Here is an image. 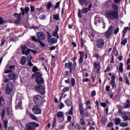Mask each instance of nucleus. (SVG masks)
Returning a JSON list of instances; mask_svg holds the SVG:
<instances>
[{
  "instance_id": "1",
  "label": "nucleus",
  "mask_w": 130,
  "mask_h": 130,
  "mask_svg": "<svg viewBox=\"0 0 130 130\" xmlns=\"http://www.w3.org/2000/svg\"><path fill=\"white\" fill-rule=\"evenodd\" d=\"M42 74L40 72H37L31 75V79H35V82L37 85H44V79L42 78Z\"/></svg>"
},
{
  "instance_id": "2",
  "label": "nucleus",
  "mask_w": 130,
  "mask_h": 130,
  "mask_svg": "<svg viewBox=\"0 0 130 130\" xmlns=\"http://www.w3.org/2000/svg\"><path fill=\"white\" fill-rule=\"evenodd\" d=\"M106 16L110 20H118L119 19V13L117 11L109 10L106 13Z\"/></svg>"
},
{
  "instance_id": "3",
  "label": "nucleus",
  "mask_w": 130,
  "mask_h": 130,
  "mask_svg": "<svg viewBox=\"0 0 130 130\" xmlns=\"http://www.w3.org/2000/svg\"><path fill=\"white\" fill-rule=\"evenodd\" d=\"M35 90L41 96H44L46 91H45V85L44 84L36 85L35 87Z\"/></svg>"
},
{
  "instance_id": "4",
  "label": "nucleus",
  "mask_w": 130,
  "mask_h": 130,
  "mask_svg": "<svg viewBox=\"0 0 130 130\" xmlns=\"http://www.w3.org/2000/svg\"><path fill=\"white\" fill-rule=\"evenodd\" d=\"M33 101L36 105H37L38 106H42L43 97L41 94H37L34 96Z\"/></svg>"
},
{
  "instance_id": "5",
  "label": "nucleus",
  "mask_w": 130,
  "mask_h": 130,
  "mask_svg": "<svg viewBox=\"0 0 130 130\" xmlns=\"http://www.w3.org/2000/svg\"><path fill=\"white\" fill-rule=\"evenodd\" d=\"M79 104V111L80 113V115L82 118H84L85 117V115L86 117H89V112H85L84 113V107H83V103L82 102H78Z\"/></svg>"
},
{
  "instance_id": "6",
  "label": "nucleus",
  "mask_w": 130,
  "mask_h": 130,
  "mask_svg": "<svg viewBox=\"0 0 130 130\" xmlns=\"http://www.w3.org/2000/svg\"><path fill=\"white\" fill-rule=\"evenodd\" d=\"M26 127L27 130H35L37 127H39V124L35 122H30L26 124Z\"/></svg>"
},
{
  "instance_id": "7",
  "label": "nucleus",
  "mask_w": 130,
  "mask_h": 130,
  "mask_svg": "<svg viewBox=\"0 0 130 130\" xmlns=\"http://www.w3.org/2000/svg\"><path fill=\"white\" fill-rule=\"evenodd\" d=\"M113 33V25H110L108 30L105 32V37L107 39H109Z\"/></svg>"
},
{
  "instance_id": "8",
  "label": "nucleus",
  "mask_w": 130,
  "mask_h": 130,
  "mask_svg": "<svg viewBox=\"0 0 130 130\" xmlns=\"http://www.w3.org/2000/svg\"><path fill=\"white\" fill-rule=\"evenodd\" d=\"M13 90H14V83L13 82H8L5 90L6 93L9 95L12 93Z\"/></svg>"
},
{
  "instance_id": "9",
  "label": "nucleus",
  "mask_w": 130,
  "mask_h": 130,
  "mask_svg": "<svg viewBox=\"0 0 130 130\" xmlns=\"http://www.w3.org/2000/svg\"><path fill=\"white\" fill-rule=\"evenodd\" d=\"M95 43L96 45V48L101 49V48H102L104 46V44H105V42L104 41V39L100 38L96 40Z\"/></svg>"
},
{
  "instance_id": "10",
  "label": "nucleus",
  "mask_w": 130,
  "mask_h": 130,
  "mask_svg": "<svg viewBox=\"0 0 130 130\" xmlns=\"http://www.w3.org/2000/svg\"><path fill=\"white\" fill-rule=\"evenodd\" d=\"M39 107H41V106H38L37 105L33 107L32 111L34 114H41V113H42V110Z\"/></svg>"
},
{
  "instance_id": "11",
  "label": "nucleus",
  "mask_w": 130,
  "mask_h": 130,
  "mask_svg": "<svg viewBox=\"0 0 130 130\" xmlns=\"http://www.w3.org/2000/svg\"><path fill=\"white\" fill-rule=\"evenodd\" d=\"M14 18H16L17 19L15 21V24H19V23L22 21V17L20 13H15L13 14Z\"/></svg>"
},
{
  "instance_id": "12",
  "label": "nucleus",
  "mask_w": 130,
  "mask_h": 130,
  "mask_svg": "<svg viewBox=\"0 0 130 130\" xmlns=\"http://www.w3.org/2000/svg\"><path fill=\"white\" fill-rule=\"evenodd\" d=\"M88 13V8H82L81 10L78 9V18H82V14H87Z\"/></svg>"
},
{
  "instance_id": "13",
  "label": "nucleus",
  "mask_w": 130,
  "mask_h": 130,
  "mask_svg": "<svg viewBox=\"0 0 130 130\" xmlns=\"http://www.w3.org/2000/svg\"><path fill=\"white\" fill-rule=\"evenodd\" d=\"M16 105L17 107H22V96H19V94L16 97Z\"/></svg>"
},
{
  "instance_id": "14",
  "label": "nucleus",
  "mask_w": 130,
  "mask_h": 130,
  "mask_svg": "<svg viewBox=\"0 0 130 130\" xmlns=\"http://www.w3.org/2000/svg\"><path fill=\"white\" fill-rule=\"evenodd\" d=\"M46 36H45V34L42 31H39L38 32V38L39 40H45Z\"/></svg>"
},
{
  "instance_id": "15",
  "label": "nucleus",
  "mask_w": 130,
  "mask_h": 130,
  "mask_svg": "<svg viewBox=\"0 0 130 130\" xmlns=\"http://www.w3.org/2000/svg\"><path fill=\"white\" fill-rule=\"evenodd\" d=\"M30 51L32 52V53H34V54H36L37 53V51L35 50H31L29 48L26 49L25 51H22V54H24L25 55H28L29 53H30Z\"/></svg>"
},
{
  "instance_id": "16",
  "label": "nucleus",
  "mask_w": 130,
  "mask_h": 130,
  "mask_svg": "<svg viewBox=\"0 0 130 130\" xmlns=\"http://www.w3.org/2000/svg\"><path fill=\"white\" fill-rule=\"evenodd\" d=\"M58 31H59V27H58V25H56L55 30L52 33L53 37H56L58 39H59V36L58 34Z\"/></svg>"
},
{
  "instance_id": "17",
  "label": "nucleus",
  "mask_w": 130,
  "mask_h": 130,
  "mask_svg": "<svg viewBox=\"0 0 130 130\" xmlns=\"http://www.w3.org/2000/svg\"><path fill=\"white\" fill-rule=\"evenodd\" d=\"M73 62H70L69 63L66 62L64 64L65 69H69L70 73L72 74L73 72Z\"/></svg>"
},
{
  "instance_id": "18",
  "label": "nucleus",
  "mask_w": 130,
  "mask_h": 130,
  "mask_svg": "<svg viewBox=\"0 0 130 130\" xmlns=\"http://www.w3.org/2000/svg\"><path fill=\"white\" fill-rule=\"evenodd\" d=\"M6 104V100L4 96L0 97V111H2V107L5 106Z\"/></svg>"
},
{
  "instance_id": "19",
  "label": "nucleus",
  "mask_w": 130,
  "mask_h": 130,
  "mask_svg": "<svg viewBox=\"0 0 130 130\" xmlns=\"http://www.w3.org/2000/svg\"><path fill=\"white\" fill-rule=\"evenodd\" d=\"M48 42H49L50 44H55V43H57V39L55 38H50L48 40Z\"/></svg>"
},
{
  "instance_id": "20",
  "label": "nucleus",
  "mask_w": 130,
  "mask_h": 130,
  "mask_svg": "<svg viewBox=\"0 0 130 130\" xmlns=\"http://www.w3.org/2000/svg\"><path fill=\"white\" fill-rule=\"evenodd\" d=\"M6 111L7 112V115H9V116H12V115H13L12 107L11 106H9L7 108Z\"/></svg>"
},
{
  "instance_id": "21",
  "label": "nucleus",
  "mask_w": 130,
  "mask_h": 130,
  "mask_svg": "<svg viewBox=\"0 0 130 130\" xmlns=\"http://www.w3.org/2000/svg\"><path fill=\"white\" fill-rule=\"evenodd\" d=\"M8 77L10 80H14L15 82V81H16V77H17V75L15 74V73H11L8 75Z\"/></svg>"
},
{
  "instance_id": "22",
  "label": "nucleus",
  "mask_w": 130,
  "mask_h": 130,
  "mask_svg": "<svg viewBox=\"0 0 130 130\" xmlns=\"http://www.w3.org/2000/svg\"><path fill=\"white\" fill-rule=\"evenodd\" d=\"M26 114L27 115H29L30 116V117L32 119H33V120H38V118H37V117H36L35 115H34V114H33L31 112H26Z\"/></svg>"
},
{
  "instance_id": "23",
  "label": "nucleus",
  "mask_w": 130,
  "mask_h": 130,
  "mask_svg": "<svg viewBox=\"0 0 130 130\" xmlns=\"http://www.w3.org/2000/svg\"><path fill=\"white\" fill-rule=\"evenodd\" d=\"M111 8L112 10H111V11H115L116 12H118V6L115 4H112L111 5Z\"/></svg>"
},
{
  "instance_id": "24",
  "label": "nucleus",
  "mask_w": 130,
  "mask_h": 130,
  "mask_svg": "<svg viewBox=\"0 0 130 130\" xmlns=\"http://www.w3.org/2000/svg\"><path fill=\"white\" fill-rule=\"evenodd\" d=\"M64 103L68 107H70V106H71L72 104H73V101L70 100V99H67V100L64 101Z\"/></svg>"
},
{
  "instance_id": "25",
  "label": "nucleus",
  "mask_w": 130,
  "mask_h": 130,
  "mask_svg": "<svg viewBox=\"0 0 130 130\" xmlns=\"http://www.w3.org/2000/svg\"><path fill=\"white\" fill-rule=\"evenodd\" d=\"M101 123L102 126H105L106 124V119L105 118V116L102 117Z\"/></svg>"
},
{
  "instance_id": "26",
  "label": "nucleus",
  "mask_w": 130,
  "mask_h": 130,
  "mask_svg": "<svg viewBox=\"0 0 130 130\" xmlns=\"http://www.w3.org/2000/svg\"><path fill=\"white\" fill-rule=\"evenodd\" d=\"M26 61H27V60L26 59V57L23 56L22 57L21 59L20 60V63L22 66H24V64H25V63H26Z\"/></svg>"
},
{
  "instance_id": "27",
  "label": "nucleus",
  "mask_w": 130,
  "mask_h": 130,
  "mask_svg": "<svg viewBox=\"0 0 130 130\" xmlns=\"http://www.w3.org/2000/svg\"><path fill=\"white\" fill-rule=\"evenodd\" d=\"M119 71L120 73H123V63L120 62L119 63Z\"/></svg>"
},
{
  "instance_id": "28",
  "label": "nucleus",
  "mask_w": 130,
  "mask_h": 130,
  "mask_svg": "<svg viewBox=\"0 0 130 130\" xmlns=\"http://www.w3.org/2000/svg\"><path fill=\"white\" fill-rule=\"evenodd\" d=\"M101 68L100 67V62H98V63L96 62H94L93 63V69L95 70L98 69V68Z\"/></svg>"
},
{
  "instance_id": "29",
  "label": "nucleus",
  "mask_w": 130,
  "mask_h": 130,
  "mask_svg": "<svg viewBox=\"0 0 130 130\" xmlns=\"http://www.w3.org/2000/svg\"><path fill=\"white\" fill-rule=\"evenodd\" d=\"M124 80L126 85H128V86H129L130 83H129V80L128 79V77H127L126 76H124Z\"/></svg>"
},
{
  "instance_id": "30",
  "label": "nucleus",
  "mask_w": 130,
  "mask_h": 130,
  "mask_svg": "<svg viewBox=\"0 0 130 130\" xmlns=\"http://www.w3.org/2000/svg\"><path fill=\"white\" fill-rule=\"evenodd\" d=\"M6 113V110H5V109H3L2 110V112L1 115V119L2 120H4V118H5V114Z\"/></svg>"
},
{
  "instance_id": "31",
  "label": "nucleus",
  "mask_w": 130,
  "mask_h": 130,
  "mask_svg": "<svg viewBox=\"0 0 130 130\" xmlns=\"http://www.w3.org/2000/svg\"><path fill=\"white\" fill-rule=\"evenodd\" d=\"M56 116H57V117H58L59 118L63 117V113L62 112L59 111L57 113Z\"/></svg>"
},
{
  "instance_id": "32",
  "label": "nucleus",
  "mask_w": 130,
  "mask_h": 130,
  "mask_svg": "<svg viewBox=\"0 0 130 130\" xmlns=\"http://www.w3.org/2000/svg\"><path fill=\"white\" fill-rule=\"evenodd\" d=\"M8 121L7 119L4 120V128L5 129H8Z\"/></svg>"
},
{
  "instance_id": "33",
  "label": "nucleus",
  "mask_w": 130,
  "mask_h": 130,
  "mask_svg": "<svg viewBox=\"0 0 130 130\" xmlns=\"http://www.w3.org/2000/svg\"><path fill=\"white\" fill-rule=\"evenodd\" d=\"M125 108H130V101L129 100H127L126 101Z\"/></svg>"
},
{
  "instance_id": "34",
  "label": "nucleus",
  "mask_w": 130,
  "mask_h": 130,
  "mask_svg": "<svg viewBox=\"0 0 130 130\" xmlns=\"http://www.w3.org/2000/svg\"><path fill=\"white\" fill-rule=\"evenodd\" d=\"M71 85L72 87H75V85H76V79L74 78H71Z\"/></svg>"
},
{
  "instance_id": "35",
  "label": "nucleus",
  "mask_w": 130,
  "mask_h": 130,
  "mask_svg": "<svg viewBox=\"0 0 130 130\" xmlns=\"http://www.w3.org/2000/svg\"><path fill=\"white\" fill-rule=\"evenodd\" d=\"M110 83L113 89L116 88V84H115V81H111Z\"/></svg>"
},
{
  "instance_id": "36",
  "label": "nucleus",
  "mask_w": 130,
  "mask_h": 130,
  "mask_svg": "<svg viewBox=\"0 0 130 130\" xmlns=\"http://www.w3.org/2000/svg\"><path fill=\"white\" fill-rule=\"evenodd\" d=\"M85 40H84L82 38L81 39V46L83 48V47H86V45H85Z\"/></svg>"
},
{
  "instance_id": "37",
  "label": "nucleus",
  "mask_w": 130,
  "mask_h": 130,
  "mask_svg": "<svg viewBox=\"0 0 130 130\" xmlns=\"http://www.w3.org/2000/svg\"><path fill=\"white\" fill-rule=\"evenodd\" d=\"M53 19L55 20L56 21H58L59 20V15L58 14H55L53 15Z\"/></svg>"
},
{
  "instance_id": "38",
  "label": "nucleus",
  "mask_w": 130,
  "mask_h": 130,
  "mask_svg": "<svg viewBox=\"0 0 130 130\" xmlns=\"http://www.w3.org/2000/svg\"><path fill=\"white\" fill-rule=\"evenodd\" d=\"M88 0H79V3L81 5V6H83L85 5Z\"/></svg>"
},
{
  "instance_id": "39",
  "label": "nucleus",
  "mask_w": 130,
  "mask_h": 130,
  "mask_svg": "<svg viewBox=\"0 0 130 130\" xmlns=\"http://www.w3.org/2000/svg\"><path fill=\"white\" fill-rule=\"evenodd\" d=\"M73 110H74V107H73V106H71V108L68 113V114H69V115H73Z\"/></svg>"
},
{
  "instance_id": "40",
  "label": "nucleus",
  "mask_w": 130,
  "mask_h": 130,
  "mask_svg": "<svg viewBox=\"0 0 130 130\" xmlns=\"http://www.w3.org/2000/svg\"><path fill=\"white\" fill-rule=\"evenodd\" d=\"M120 123V119L117 118L115 120V124L116 125H118Z\"/></svg>"
},
{
  "instance_id": "41",
  "label": "nucleus",
  "mask_w": 130,
  "mask_h": 130,
  "mask_svg": "<svg viewBox=\"0 0 130 130\" xmlns=\"http://www.w3.org/2000/svg\"><path fill=\"white\" fill-rule=\"evenodd\" d=\"M126 43H127V39H124L123 41H121V45H125V44H126Z\"/></svg>"
},
{
  "instance_id": "42",
  "label": "nucleus",
  "mask_w": 130,
  "mask_h": 130,
  "mask_svg": "<svg viewBox=\"0 0 130 130\" xmlns=\"http://www.w3.org/2000/svg\"><path fill=\"white\" fill-rule=\"evenodd\" d=\"M80 123L82 125H85L86 122H85V119L82 118L80 119Z\"/></svg>"
},
{
  "instance_id": "43",
  "label": "nucleus",
  "mask_w": 130,
  "mask_h": 130,
  "mask_svg": "<svg viewBox=\"0 0 130 130\" xmlns=\"http://www.w3.org/2000/svg\"><path fill=\"white\" fill-rule=\"evenodd\" d=\"M51 7H52V4L51 2H49L47 5V9L48 10H50Z\"/></svg>"
},
{
  "instance_id": "44",
  "label": "nucleus",
  "mask_w": 130,
  "mask_h": 130,
  "mask_svg": "<svg viewBox=\"0 0 130 130\" xmlns=\"http://www.w3.org/2000/svg\"><path fill=\"white\" fill-rule=\"evenodd\" d=\"M128 29H129V27H128L127 26L124 28V29L122 30L123 35H124L125 34V33H126V32H127V30H128Z\"/></svg>"
},
{
  "instance_id": "45",
  "label": "nucleus",
  "mask_w": 130,
  "mask_h": 130,
  "mask_svg": "<svg viewBox=\"0 0 130 130\" xmlns=\"http://www.w3.org/2000/svg\"><path fill=\"white\" fill-rule=\"evenodd\" d=\"M31 39H32V41H35L36 42H39V41H40V40H39L38 38L37 39V38H36V37H35V36H34L31 37Z\"/></svg>"
},
{
  "instance_id": "46",
  "label": "nucleus",
  "mask_w": 130,
  "mask_h": 130,
  "mask_svg": "<svg viewBox=\"0 0 130 130\" xmlns=\"http://www.w3.org/2000/svg\"><path fill=\"white\" fill-rule=\"evenodd\" d=\"M127 125H128V124L125 122H121V123L120 124V126H122V127H126Z\"/></svg>"
},
{
  "instance_id": "47",
  "label": "nucleus",
  "mask_w": 130,
  "mask_h": 130,
  "mask_svg": "<svg viewBox=\"0 0 130 130\" xmlns=\"http://www.w3.org/2000/svg\"><path fill=\"white\" fill-rule=\"evenodd\" d=\"M20 10L21 11V13H19L20 14V16H24L25 15V10H24V9H23V8H20Z\"/></svg>"
},
{
  "instance_id": "48",
  "label": "nucleus",
  "mask_w": 130,
  "mask_h": 130,
  "mask_svg": "<svg viewBox=\"0 0 130 130\" xmlns=\"http://www.w3.org/2000/svg\"><path fill=\"white\" fill-rule=\"evenodd\" d=\"M84 61V59H83V56H80L78 62L79 64H82V63Z\"/></svg>"
},
{
  "instance_id": "49",
  "label": "nucleus",
  "mask_w": 130,
  "mask_h": 130,
  "mask_svg": "<svg viewBox=\"0 0 130 130\" xmlns=\"http://www.w3.org/2000/svg\"><path fill=\"white\" fill-rule=\"evenodd\" d=\"M4 24H5L4 18L0 17V25H4Z\"/></svg>"
},
{
  "instance_id": "50",
  "label": "nucleus",
  "mask_w": 130,
  "mask_h": 130,
  "mask_svg": "<svg viewBox=\"0 0 130 130\" xmlns=\"http://www.w3.org/2000/svg\"><path fill=\"white\" fill-rule=\"evenodd\" d=\"M32 72L33 73H36V72H38V69H37V67L34 66L32 67Z\"/></svg>"
},
{
  "instance_id": "51",
  "label": "nucleus",
  "mask_w": 130,
  "mask_h": 130,
  "mask_svg": "<svg viewBox=\"0 0 130 130\" xmlns=\"http://www.w3.org/2000/svg\"><path fill=\"white\" fill-rule=\"evenodd\" d=\"M21 49H22V51H25V50H26V49H27V46H26V45H23L21 46Z\"/></svg>"
},
{
  "instance_id": "52",
  "label": "nucleus",
  "mask_w": 130,
  "mask_h": 130,
  "mask_svg": "<svg viewBox=\"0 0 130 130\" xmlns=\"http://www.w3.org/2000/svg\"><path fill=\"white\" fill-rule=\"evenodd\" d=\"M93 54H94L93 56V57H95V58H99V57H100V55H99V53H93Z\"/></svg>"
},
{
  "instance_id": "53",
  "label": "nucleus",
  "mask_w": 130,
  "mask_h": 130,
  "mask_svg": "<svg viewBox=\"0 0 130 130\" xmlns=\"http://www.w3.org/2000/svg\"><path fill=\"white\" fill-rule=\"evenodd\" d=\"M113 126V123L112 122H109L106 126V127H110Z\"/></svg>"
},
{
  "instance_id": "54",
  "label": "nucleus",
  "mask_w": 130,
  "mask_h": 130,
  "mask_svg": "<svg viewBox=\"0 0 130 130\" xmlns=\"http://www.w3.org/2000/svg\"><path fill=\"white\" fill-rule=\"evenodd\" d=\"M55 123H56V118L55 117H54L53 124L52 125L53 128L54 127V126H55Z\"/></svg>"
},
{
  "instance_id": "55",
  "label": "nucleus",
  "mask_w": 130,
  "mask_h": 130,
  "mask_svg": "<svg viewBox=\"0 0 130 130\" xmlns=\"http://www.w3.org/2000/svg\"><path fill=\"white\" fill-rule=\"evenodd\" d=\"M76 66H77V62L75 61L73 63V66H72V70H73V71H75L76 70Z\"/></svg>"
},
{
  "instance_id": "56",
  "label": "nucleus",
  "mask_w": 130,
  "mask_h": 130,
  "mask_svg": "<svg viewBox=\"0 0 130 130\" xmlns=\"http://www.w3.org/2000/svg\"><path fill=\"white\" fill-rule=\"evenodd\" d=\"M30 12L31 13H33L35 12V7L34 6H30Z\"/></svg>"
},
{
  "instance_id": "57",
  "label": "nucleus",
  "mask_w": 130,
  "mask_h": 130,
  "mask_svg": "<svg viewBox=\"0 0 130 130\" xmlns=\"http://www.w3.org/2000/svg\"><path fill=\"white\" fill-rule=\"evenodd\" d=\"M24 12H25V14H28V12L29 11H30V8L29 7H26L24 9Z\"/></svg>"
},
{
  "instance_id": "58",
  "label": "nucleus",
  "mask_w": 130,
  "mask_h": 130,
  "mask_svg": "<svg viewBox=\"0 0 130 130\" xmlns=\"http://www.w3.org/2000/svg\"><path fill=\"white\" fill-rule=\"evenodd\" d=\"M59 5H60V2H58L56 3V5L54 7V9H58V7H59Z\"/></svg>"
},
{
  "instance_id": "59",
  "label": "nucleus",
  "mask_w": 130,
  "mask_h": 130,
  "mask_svg": "<svg viewBox=\"0 0 130 130\" xmlns=\"http://www.w3.org/2000/svg\"><path fill=\"white\" fill-rule=\"evenodd\" d=\"M46 34H47V36L48 37V40L49 39H50V38H51V34H50V33H49V32H48V31L46 32Z\"/></svg>"
},
{
  "instance_id": "60",
  "label": "nucleus",
  "mask_w": 130,
  "mask_h": 130,
  "mask_svg": "<svg viewBox=\"0 0 130 130\" xmlns=\"http://www.w3.org/2000/svg\"><path fill=\"white\" fill-rule=\"evenodd\" d=\"M70 91V88L69 87H66L63 89V92H68Z\"/></svg>"
},
{
  "instance_id": "61",
  "label": "nucleus",
  "mask_w": 130,
  "mask_h": 130,
  "mask_svg": "<svg viewBox=\"0 0 130 130\" xmlns=\"http://www.w3.org/2000/svg\"><path fill=\"white\" fill-rule=\"evenodd\" d=\"M39 43H40L41 47H45V44H44V43H42L41 41H39Z\"/></svg>"
},
{
  "instance_id": "62",
  "label": "nucleus",
  "mask_w": 130,
  "mask_h": 130,
  "mask_svg": "<svg viewBox=\"0 0 130 130\" xmlns=\"http://www.w3.org/2000/svg\"><path fill=\"white\" fill-rule=\"evenodd\" d=\"M43 7H41L40 8H36V11H37L39 12H41V11H42V10H43Z\"/></svg>"
},
{
  "instance_id": "63",
  "label": "nucleus",
  "mask_w": 130,
  "mask_h": 130,
  "mask_svg": "<svg viewBox=\"0 0 130 130\" xmlns=\"http://www.w3.org/2000/svg\"><path fill=\"white\" fill-rule=\"evenodd\" d=\"M27 61H28L27 64L28 66H29V67H33V66H34V64L32 63V61H31V60Z\"/></svg>"
},
{
  "instance_id": "64",
  "label": "nucleus",
  "mask_w": 130,
  "mask_h": 130,
  "mask_svg": "<svg viewBox=\"0 0 130 130\" xmlns=\"http://www.w3.org/2000/svg\"><path fill=\"white\" fill-rule=\"evenodd\" d=\"M33 58V56H31V55H29L27 56V61H30Z\"/></svg>"
}]
</instances>
